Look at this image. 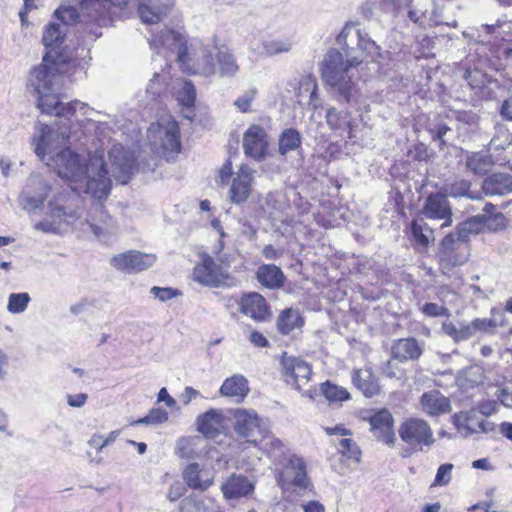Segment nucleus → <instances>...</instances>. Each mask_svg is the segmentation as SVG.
Instances as JSON below:
<instances>
[{
  "label": "nucleus",
  "mask_w": 512,
  "mask_h": 512,
  "mask_svg": "<svg viewBox=\"0 0 512 512\" xmlns=\"http://www.w3.org/2000/svg\"><path fill=\"white\" fill-rule=\"evenodd\" d=\"M80 128L78 136L80 139ZM73 140H76L72 137ZM71 138L62 139L61 135H54L48 125L36 123L32 136V145L37 157L49 167H52L59 177L69 182L73 191L78 190V184L85 182V192L94 199L103 200L108 197L111 190V178L120 184H127L135 173L136 157L134 153L122 145H114L109 153V170L102 154L95 152L86 157L62 148Z\"/></svg>",
  "instance_id": "nucleus-1"
},
{
  "label": "nucleus",
  "mask_w": 512,
  "mask_h": 512,
  "mask_svg": "<svg viewBox=\"0 0 512 512\" xmlns=\"http://www.w3.org/2000/svg\"><path fill=\"white\" fill-rule=\"evenodd\" d=\"M343 52L330 49L324 56L321 75L333 96L341 103L350 104L358 93L357 67L366 59L375 60L380 47L356 23H347L337 36Z\"/></svg>",
  "instance_id": "nucleus-2"
},
{
  "label": "nucleus",
  "mask_w": 512,
  "mask_h": 512,
  "mask_svg": "<svg viewBox=\"0 0 512 512\" xmlns=\"http://www.w3.org/2000/svg\"><path fill=\"white\" fill-rule=\"evenodd\" d=\"M151 44L160 45L175 53L184 71L204 77H211L217 73L215 49L199 41H194L188 46L180 33L165 30L159 36H154Z\"/></svg>",
  "instance_id": "nucleus-3"
},
{
  "label": "nucleus",
  "mask_w": 512,
  "mask_h": 512,
  "mask_svg": "<svg viewBox=\"0 0 512 512\" xmlns=\"http://www.w3.org/2000/svg\"><path fill=\"white\" fill-rule=\"evenodd\" d=\"M38 95L37 106L42 113L54 114L58 120L55 123V128H49L54 132V135H61L62 139L72 138L78 139V129L82 126L78 119L76 122L73 118H77V111L82 116L88 115L91 110L85 103L73 101L63 103L59 100L58 96L53 92H44Z\"/></svg>",
  "instance_id": "nucleus-4"
},
{
  "label": "nucleus",
  "mask_w": 512,
  "mask_h": 512,
  "mask_svg": "<svg viewBox=\"0 0 512 512\" xmlns=\"http://www.w3.org/2000/svg\"><path fill=\"white\" fill-rule=\"evenodd\" d=\"M484 215H478L458 225L455 233L447 235L441 242L440 259L448 267L461 266L467 262L469 247L467 240L471 234H477Z\"/></svg>",
  "instance_id": "nucleus-5"
},
{
  "label": "nucleus",
  "mask_w": 512,
  "mask_h": 512,
  "mask_svg": "<svg viewBox=\"0 0 512 512\" xmlns=\"http://www.w3.org/2000/svg\"><path fill=\"white\" fill-rule=\"evenodd\" d=\"M147 138L154 153L167 160L173 159L180 151L179 127L171 116H163L152 123L147 130Z\"/></svg>",
  "instance_id": "nucleus-6"
},
{
  "label": "nucleus",
  "mask_w": 512,
  "mask_h": 512,
  "mask_svg": "<svg viewBox=\"0 0 512 512\" xmlns=\"http://www.w3.org/2000/svg\"><path fill=\"white\" fill-rule=\"evenodd\" d=\"M398 434L400 439L415 451H428L435 443L430 424L419 417L404 420L398 428Z\"/></svg>",
  "instance_id": "nucleus-7"
},
{
  "label": "nucleus",
  "mask_w": 512,
  "mask_h": 512,
  "mask_svg": "<svg viewBox=\"0 0 512 512\" xmlns=\"http://www.w3.org/2000/svg\"><path fill=\"white\" fill-rule=\"evenodd\" d=\"M255 181L256 170L247 164H241L229 183L227 201L236 206L246 203L252 195Z\"/></svg>",
  "instance_id": "nucleus-8"
},
{
  "label": "nucleus",
  "mask_w": 512,
  "mask_h": 512,
  "mask_svg": "<svg viewBox=\"0 0 512 512\" xmlns=\"http://www.w3.org/2000/svg\"><path fill=\"white\" fill-rule=\"evenodd\" d=\"M234 417L235 432L248 443L257 444L268 432L266 423L254 410H237Z\"/></svg>",
  "instance_id": "nucleus-9"
},
{
  "label": "nucleus",
  "mask_w": 512,
  "mask_h": 512,
  "mask_svg": "<svg viewBox=\"0 0 512 512\" xmlns=\"http://www.w3.org/2000/svg\"><path fill=\"white\" fill-rule=\"evenodd\" d=\"M49 214L58 224H72L83 214V202L76 194L58 195L49 202Z\"/></svg>",
  "instance_id": "nucleus-10"
},
{
  "label": "nucleus",
  "mask_w": 512,
  "mask_h": 512,
  "mask_svg": "<svg viewBox=\"0 0 512 512\" xmlns=\"http://www.w3.org/2000/svg\"><path fill=\"white\" fill-rule=\"evenodd\" d=\"M277 481L282 488L294 490L307 488L309 479L303 459L297 455H290L279 471Z\"/></svg>",
  "instance_id": "nucleus-11"
},
{
  "label": "nucleus",
  "mask_w": 512,
  "mask_h": 512,
  "mask_svg": "<svg viewBox=\"0 0 512 512\" xmlns=\"http://www.w3.org/2000/svg\"><path fill=\"white\" fill-rule=\"evenodd\" d=\"M49 183L39 174H32L19 196V203L26 211L41 207L50 192Z\"/></svg>",
  "instance_id": "nucleus-12"
},
{
  "label": "nucleus",
  "mask_w": 512,
  "mask_h": 512,
  "mask_svg": "<svg viewBox=\"0 0 512 512\" xmlns=\"http://www.w3.org/2000/svg\"><path fill=\"white\" fill-rule=\"evenodd\" d=\"M58 65L55 62H48L47 55L43 57L42 63L34 67L29 74L28 87L36 94L54 92L57 86Z\"/></svg>",
  "instance_id": "nucleus-13"
},
{
  "label": "nucleus",
  "mask_w": 512,
  "mask_h": 512,
  "mask_svg": "<svg viewBox=\"0 0 512 512\" xmlns=\"http://www.w3.org/2000/svg\"><path fill=\"white\" fill-rule=\"evenodd\" d=\"M268 145V134L260 125H250L243 134L242 147L244 154L257 162L263 161L267 156Z\"/></svg>",
  "instance_id": "nucleus-14"
},
{
  "label": "nucleus",
  "mask_w": 512,
  "mask_h": 512,
  "mask_svg": "<svg viewBox=\"0 0 512 512\" xmlns=\"http://www.w3.org/2000/svg\"><path fill=\"white\" fill-rule=\"evenodd\" d=\"M281 366L286 382L295 386L296 389L301 390L302 386L309 382L312 370L304 360L283 353Z\"/></svg>",
  "instance_id": "nucleus-15"
},
{
  "label": "nucleus",
  "mask_w": 512,
  "mask_h": 512,
  "mask_svg": "<svg viewBox=\"0 0 512 512\" xmlns=\"http://www.w3.org/2000/svg\"><path fill=\"white\" fill-rule=\"evenodd\" d=\"M96 200L89 211L87 223L98 239H106L117 232L118 226L105 210L101 200Z\"/></svg>",
  "instance_id": "nucleus-16"
},
{
  "label": "nucleus",
  "mask_w": 512,
  "mask_h": 512,
  "mask_svg": "<svg viewBox=\"0 0 512 512\" xmlns=\"http://www.w3.org/2000/svg\"><path fill=\"white\" fill-rule=\"evenodd\" d=\"M156 262L154 254L131 250L111 258V265L117 270L137 273L151 267Z\"/></svg>",
  "instance_id": "nucleus-17"
},
{
  "label": "nucleus",
  "mask_w": 512,
  "mask_h": 512,
  "mask_svg": "<svg viewBox=\"0 0 512 512\" xmlns=\"http://www.w3.org/2000/svg\"><path fill=\"white\" fill-rule=\"evenodd\" d=\"M453 423L457 430L465 437L493 430V424L479 417L474 411H461L453 416Z\"/></svg>",
  "instance_id": "nucleus-18"
},
{
  "label": "nucleus",
  "mask_w": 512,
  "mask_h": 512,
  "mask_svg": "<svg viewBox=\"0 0 512 512\" xmlns=\"http://www.w3.org/2000/svg\"><path fill=\"white\" fill-rule=\"evenodd\" d=\"M371 431L379 441L393 445L396 437L393 430V416L387 409H381L369 417Z\"/></svg>",
  "instance_id": "nucleus-19"
},
{
  "label": "nucleus",
  "mask_w": 512,
  "mask_h": 512,
  "mask_svg": "<svg viewBox=\"0 0 512 512\" xmlns=\"http://www.w3.org/2000/svg\"><path fill=\"white\" fill-rule=\"evenodd\" d=\"M422 213L429 219H444L446 222L443 226L451 224L452 210L447 200V195L442 193H432L425 201Z\"/></svg>",
  "instance_id": "nucleus-20"
},
{
  "label": "nucleus",
  "mask_w": 512,
  "mask_h": 512,
  "mask_svg": "<svg viewBox=\"0 0 512 512\" xmlns=\"http://www.w3.org/2000/svg\"><path fill=\"white\" fill-rule=\"evenodd\" d=\"M173 4V0H140L137 11L143 23L156 24L167 15Z\"/></svg>",
  "instance_id": "nucleus-21"
},
{
  "label": "nucleus",
  "mask_w": 512,
  "mask_h": 512,
  "mask_svg": "<svg viewBox=\"0 0 512 512\" xmlns=\"http://www.w3.org/2000/svg\"><path fill=\"white\" fill-rule=\"evenodd\" d=\"M240 311L257 322L265 321L270 315L266 299L256 292H250L242 296Z\"/></svg>",
  "instance_id": "nucleus-22"
},
{
  "label": "nucleus",
  "mask_w": 512,
  "mask_h": 512,
  "mask_svg": "<svg viewBox=\"0 0 512 512\" xmlns=\"http://www.w3.org/2000/svg\"><path fill=\"white\" fill-rule=\"evenodd\" d=\"M182 476L188 487L200 491L208 489L214 480L212 471L198 463L189 464Z\"/></svg>",
  "instance_id": "nucleus-23"
},
{
  "label": "nucleus",
  "mask_w": 512,
  "mask_h": 512,
  "mask_svg": "<svg viewBox=\"0 0 512 512\" xmlns=\"http://www.w3.org/2000/svg\"><path fill=\"white\" fill-rule=\"evenodd\" d=\"M193 279L202 285L216 287L222 282L220 267L211 257L206 256L194 268Z\"/></svg>",
  "instance_id": "nucleus-24"
},
{
  "label": "nucleus",
  "mask_w": 512,
  "mask_h": 512,
  "mask_svg": "<svg viewBox=\"0 0 512 512\" xmlns=\"http://www.w3.org/2000/svg\"><path fill=\"white\" fill-rule=\"evenodd\" d=\"M482 191L486 196H506L512 193V175L499 172L487 176L482 182Z\"/></svg>",
  "instance_id": "nucleus-25"
},
{
  "label": "nucleus",
  "mask_w": 512,
  "mask_h": 512,
  "mask_svg": "<svg viewBox=\"0 0 512 512\" xmlns=\"http://www.w3.org/2000/svg\"><path fill=\"white\" fill-rule=\"evenodd\" d=\"M214 49L216 56L215 62L219 76L222 78L235 77L240 70V66L233 51L225 45L219 47L215 46Z\"/></svg>",
  "instance_id": "nucleus-26"
},
{
  "label": "nucleus",
  "mask_w": 512,
  "mask_h": 512,
  "mask_svg": "<svg viewBox=\"0 0 512 512\" xmlns=\"http://www.w3.org/2000/svg\"><path fill=\"white\" fill-rule=\"evenodd\" d=\"M420 407L429 416H438L451 410L450 400L437 390L425 392L420 398Z\"/></svg>",
  "instance_id": "nucleus-27"
},
{
  "label": "nucleus",
  "mask_w": 512,
  "mask_h": 512,
  "mask_svg": "<svg viewBox=\"0 0 512 512\" xmlns=\"http://www.w3.org/2000/svg\"><path fill=\"white\" fill-rule=\"evenodd\" d=\"M197 430L206 437H214L225 425V417L221 410L210 409L196 419Z\"/></svg>",
  "instance_id": "nucleus-28"
},
{
  "label": "nucleus",
  "mask_w": 512,
  "mask_h": 512,
  "mask_svg": "<svg viewBox=\"0 0 512 512\" xmlns=\"http://www.w3.org/2000/svg\"><path fill=\"white\" fill-rule=\"evenodd\" d=\"M352 382L355 387L368 398L377 395L380 391L378 379L370 367L354 370L352 374Z\"/></svg>",
  "instance_id": "nucleus-29"
},
{
  "label": "nucleus",
  "mask_w": 512,
  "mask_h": 512,
  "mask_svg": "<svg viewBox=\"0 0 512 512\" xmlns=\"http://www.w3.org/2000/svg\"><path fill=\"white\" fill-rule=\"evenodd\" d=\"M257 281L267 289L276 290L284 286L286 277L283 271L274 264H262L256 271Z\"/></svg>",
  "instance_id": "nucleus-30"
},
{
  "label": "nucleus",
  "mask_w": 512,
  "mask_h": 512,
  "mask_svg": "<svg viewBox=\"0 0 512 512\" xmlns=\"http://www.w3.org/2000/svg\"><path fill=\"white\" fill-rule=\"evenodd\" d=\"M178 510L179 512H220L214 499L194 493L181 500Z\"/></svg>",
  "instance_id": "nucleus-31"
},
{
  "label": "nucleus",
  "mask_w": 512,
  "mask_h": 512,
  "mask_svg": "<svg viewBox=\"0 0 512 512\" xmlns=\"http://www.w3.org/2000/svg\"><path fill=\"white\" fill-rule=\"evenodd\" d=\"M259 442H262L263 451L275 464L282 463L283 460L290 456L288 443L274 435H270L269 431Z\"/></svg>",
  "instance_id": "nucleus-32"
},
{
  "label": "nucleus",
  "mask_w": 512,
  "mask_h": 512,
  "mask_svg": "<svg viewBox=\"0 0 512 512\" xmlns=\"http://www.w3.org/2000/svg\"><path fill=\"white\" fill-rule=\"evenodd\" d=\"M221 490L227 499H237L247 496L253 490V485L246 477L233 474L223 483Z\"/></svg>",
  "instance_id": "nucleus-33"
},
{
  "label": "nucleus",
  "mask_w": 512,
  "mask_h": 512,
  "mask_svg": "<svg viewBox=\"0 0 512 512\" xmlns=\"http://www.w3.org/2000/svg\"><path fill=\"white\" fill-rule=\"evenodd\" d=\"M422 354V349L414 338L399 339L392 346V357L400 362L416 360Z\"/></svg>",
  "instance_id": "nucleus-34"
},
{
  "label": "nucleus",
  "mask_w": 512,
  "mask_h": 512,
  "mask_svg": "<svg viewBox=\"0 0 512 512\" xmlns=\"http://www.w3.org/2000/svg\"><path fill=\"white\" fill-rule=\"evenodd\" d=\"M248 382L242 375H233L227 378L220 387V394L226 397L235 398L236 402H241L248 394Z\"/></svg>",
  "instance_id": "nucleus-35"
},
{
  "label": "nucleus",
  "mask_w": 512,
  "mask_h": 512,
  "mask_svg": "<svg viewBox=\"0 0 512 512\" xmlns=\"http://www.w3.org/2000/svg\"><path fill=\"white\" fill-rule=\"evenodd\" d=\"M80 11L83 17L94 21H105L109 15L110 6L108 0H82Z\"/></svg>",
  "instance_id": "nucleus-36"
},
{
  "label": "nucleus",
  "mask_w": 512,
  "mask_h": 512,
  "mask_svg": "<svg viewBox=\"0 0 512 512\" xmlns=\"http://www.w3.org/2000/svg\"><path fill=\"white\" fill-rule=\"evenodd\" d=\"M326 121L329 127L333 130L348 129V137L353 138L352 126L350 121L349 112H339L334 107L329 108L326 112Z\"/></svg>",
  "instance_id": "nucleus-37"
},
{
  "label": "nucleus",
  "mask_w": 512,
  "mask_h": 512,
  "mask_svg": "<svg viewBox=\"0 0 512 512\" xmlns=\"http://www.w3.org/2000/svg\"><path fill=\"white\" fill-rule=\"evenodd\" d=\"M493 161L490 156L477 152L467 156L466 167L475 175H484L492 167Z\"/></svg>",
  "instance_id": "nucleus-38"
},
{
  "label": "nucleus",
  "mask_w": 512,
  "mask_h": 512,
  "mask_svg": "<svg viewBox=\"0 0 512 512\" xmlns=\"http://www.w3.org/2000/svg\"><path fill=\"white\" fill-rule=\"evenodd\" d=\"M442 330L455 342L466 341L474 336L470 323L465 324L461 322L454 324L453 322L445 321L442 324Z\"/></svg>",
  "instance_id": "nucleus-39"
},
{
  "label": "nucleus",
  "mask_w": 512,
  "mask_h": 512,
  "mask_svg": "<svg viewBox=\"0 0 512 512\" xmlns=\"http://www.w3.org/2000/svg\"><path fill=\"white\" fill-rule=\"evenodd\" d=\"M302 325V319L297 310L286 309L278 317L277 327L282 334H289Z\"/></svg>",
  "instance_id": "nucleus-40"
},
{
  "label": "nucleus",
  "mask_w": 512,
  "mask_h": 512,
  "mask_svg": "<svg viewBox=\"0 0 512 512\" xmlns=\"http://www.w3.org/2000/svg\"><path fill=\"white\" fill-rule=\"evenodd\" d=\"M263 53L267 56H275L288 53L293 47V40L288 37L274 38L263 41Z\"/></svg>",
  "instance_id": "nucleus-41"
},
{
  "label": "nucleus",
  "mask_w": 512,
  "mask_h": 512,
  "mask_svg": "<svg viewBox=\"0 0 512 512\" xmlns=\"http://www.w3.org/2000/svg\"><path fill=\"white\" fill-rule=\"evenodd\" d=\"M301 144V136L295 129L284 130L279 137V152L286 155L289 151L296 150Z\"/></svg>",
  "instance_id": "nucleus-42"
},
{
  "label": "nucleus",
  "mask_w": 512,
  "mask_h": 512,
  "mask_svg": "<svg viewBox=\"0 0 512 512\" xmlns=\"http://www.w3.org/2000/svg\"><path fill=\"white\" fill-rule=\"evenodd\" d=\"M65 34L66 30L63 28V26L51 23L46 26L43 32L42 43L45 47H56L62 43Z\"/></svg>",
  "instance_id": "nucleus-43"
},
{
  "label": "nucleus",
  "mask_w": 512,
  "mask_h": 512,
  "mask_svg": "<svg viewBox=\"0 0 512 512\" xmlns=\"http://www.w3.org/2000/svg\"><path fill=\"white\" fill-rule=\"evenodd\" d=\"M168 412L162 408H152L149 413L140 419H137L131 423V425L145 424L148 426H157L168 421Z\"/></svg>",
  "instance_id": "nucleus-44"
},
{
  "label": "nucleus",
  "mask_w": 512,
  "mask_h": 512,
  "mask_svg": "<svg viewBox=\"0 0 512 512\" xmlns=\"http://www.w3.org/2000/svg\"><path fill=\"white\" fill-rule=\"evenodd\" d=\"M30 301L31 297L26 292L11 293L8 297L7 310L12 314L23 313Z\"/></svg>",
  "instance_id": "nucleus-45"
},
{
  "label": "nucleus",
  "mask_w": 512,
  "mask_h": 512,
  "mask_svg": "<svg viewBox=\"0 0 512 512\" xmlns=\"http://www.w3.org/2000/svg\"><path fill=\"white\" fill-rule=\"evenodd\" d=\"M338 451L343 457L352 461L353 463H359L361 457V451L356 442L350 438L341 439L338 444Z\"/></svg>",
  "instance_id": "nucleus-46"
},
{
  "label": "nucleus",
  "mask_w": 512,
  "mask_h": 512,
  "mask_svg": "<svg viewBox=\"0 0 512 512\" xmlns=\"http://www.w3.org/2000/svg\"><path fill=\"white\" fill-rule=\"evenodd\" d=\"M321 390L329 402H343L350 398V394L345 388L329 382L322 384Z\"/></svg>",
  "instance_id": "nucleus-47"
},
{
  "label": "nucleus",
  "mask_w": 512,
  "mask_h": 512,
  "mask_svg": "<svg viewBox=\"0 0 512 512\" xmlns=\"http://www.w3.org/2000/svg\"><path fill=\"white\" fill-rule=\"evenodd\" d=\"M179 85L180 89L177 91L178 100L184 106H192L196 99V91L194 85L189 81H182L179 83Z\"/></svg>",
  "instance_id": "nucleus-48"
},
{
  "label": "nucleus",
  "mask_w": 512,
  "mask_h": 512,
  "mask_svg": "<svg viewBox=\"0 0 512 512\" xmlns=\"http://www.w3.org/2000/svg\"><path fill=\"white\" fill-rule=\"evenodd\" d=\"M426 231L432 233L427 224L423 220H414L411 224V232L415 242L418 245L423 247H427L429 244L428 236L426 235Z\"/></svg>",
  "instance_id": "nucleus-49"
},
{
  "label": "nucleus",
  "mask_w": 512,
  "mask_h": 512,
  "mask_svg": "<svg viewBox=\"0 0 512 512\" xmlns=\"http://www.w3.org/2000/svg\"><path fill=\"white\" fill-rule=\"evenodd\" d=\"M471 183L467 180L460 179L456 180L454 183H452L448 188L445 189L446 194H448L451 197H470L473 198L472 195H470Z\"/></svg>",
  "instance_id": "nucleus-50"
},
{
  "label": "nucleus",
  "mask_w": 512,
  "mask_h": 512,
  "mask_svg": "<svg viewBox=\"0 0 512 512\" xmlns=\"http://www.w3.org/2000/svg\"><path fill=\"white\" fill-rule=\"evenodd\" d=\"M54 15L64 24H72L80 17L77 9L71 6L60 7L55 10Z\"/></svg>",
  "instance_id": "nucleus-51"
},
{
  "label": "nucleus",
  "mask_w": 512,
  "mask_h": 512,
  "mask_svg": "<svg viewBox=\"0 0 512 512\" xmlns=\"http://www.w3.org/2000/svg\"><path fill=\"white\" fill-rule=\"evenodd\" d=\"M150 294L159 299L161 302H165L178 296L180 293L178 290L170 287L154 286L150 289Z\"/></svg>",
  "instance_id": "nucleus-52"
},
{
  "label": "nucleus",
  "mask_w": 512,
  "mask_h": 512,
  "mask_svg": "<svg viewBox=\"0 0 512 512\" xmlns=\"http://www.w3.org/2000/svg\"><path fill=\"white\" fill-rule=\"evenodd\" d=\"M452 469L453 465L448 463L439 466L435 476L434 485H447L451 480Z\"/></svg>",
  "instance_id": "nucleus-53"
},
{
  "label": "nucleus",
  "mask_w": 512,
  "mask_h": 512,
  "mask_svg": "<svg viewBox=\"0 0 512 512\" xmlns=\"http://www.w3.org/2000/svg\"><path fill=\"white\" fill-rule=\"evenodd\" d=\"M470 326L473 332V335H476L478 332H488L490 329L496 327V323L492 319L488 318H476L470 322Z\"/></svg>",
  "instance_id": "nucleus-54"
},
{
  "label": "nucleus",
  "mask_w": 512,
  "mask_h": 512,
  "mask_svg": "<svg viewBox=\"0 0 512 512\" xmlns=\"http://www.w3.org/2000/svg\"><path fill=\"white\" fill-rule=\"evenodd\" d=\"M234 172L232 171V163L230 159H227L221 166L218 172V181L220 185H229L233 179Z\"/></svg>",
  "instance_id": "nucleus-55"
},
{
  "label": "nucleus",
  "mask_w": 512,
  "mask_h": 512,
  "mask_svg": "<svg viewBox=\"0 0 512 512\" xmlns=\"http://www.w3.org/2000/svg\"><path fill=\"white\" fill-rule=\"evenodd\" d=\"M256 91L251 89L245 92L241 97L237 98L234 102L235 106L241 112H248L250 110V105L255 98Z\"/></svg>",
  "instance_id": "nucleus-56"
},
{
  "label": "nucleus",
  "mask_w": 512,
  "mask_h": 512,
  "mask_svg": "<svg viewBox=\"0 0 512 512\" xmlns=\"http://www.w3.org/2000/svg\"><path fill=\"white\" fill-rule=\"evenodd\" d=\"M186 492V488L183 483L180 481H175L172 483L167 492V499L170 502H175L179 500Z\"/></svg>",
  "instance_id": "nucleus-57"
},
{
  "label": "nucleus",
  "mask_w": 512,
  "mask_h": 512,
  "mask_svg": "<svg viewBox=\"0 0 512 512\" xmlns=\"http://www.w3.org/2000/svg\"><path fill=\"white\" fill-rule=\"evenodd\" d=\"M422 312L430 317H439L448 315V309L444 306L438 305L436 303H426L422 307Z\"/></svg>",
  "instance_id": "nucleus-58"
},
{
  "label": "nucleus",
  "mask_w": 512,
  "mask_h": 512,
  "mask_svg": "<svg viewBox=\"0 0 512 512\" xmlns=\"http://www.w3.org/2000/svg\"><path fill=\"white\" fill-rule=\"evenodd\" d=\"M477 410L483 416H490L497 412L498 403L495 400H484L478 404Z\"/></svg>",
  "instance_id": "nucleus-59"
},
{
  "label": "nucleus",
  "mask_w": 512,
  "mask_h": 512,
  "mask_svg": "<svg viewBox=\"0 0 512 512\" xmlns=\"http://www.w3.org/2000/svg\"><path fill=\"white\" fill-rule=\"evenodd\" d=\"M88 399V395L86 393H79L75 395L68 394L67 395V403L70 407L80 408L83 407Z\"/></svg>",
  "instance_id": "nucleus-60"
},
{
  "label": "nucleus",
  "mask_w": 512,
  "mask_h": 512,
  "mask_svg": "<svg viewBox=\"0 0 512 512\" xmlns=\"http://www.w3.org/2000/svg\"><path fill=\"white\" fill-rule=\"evenodd\" d=\"M34 229L45 233H56L58 230V223L55 220L40 221L34 225Z\"/></svg>",
  "instance_id": "nucleus-61"
},
{
  "label": "nucleus",
  "mask_w": 512,
  "mask_h": 512,
  "mask_svg": "<svg viewBox=\"0 0 512 512\" xmlns=\"http://www.w3.org/2000/svg\"><path fill=\"white\" fill-rule=\"evenodd\" d=\"M497 399L507 408H512V390L509 388L499 389L496 393Z\"/></svg>",
  "instance_id": "nucleus-62"
},
{
  "label": "nucleus",
  "mask_w": 512,
  "mask_h": 512,
  "mask_svg": "<svg viewBox=\"0 0 512 512\" xmlns=\"http://www.w3.org/2000/svg\"><path fill=\"white\" fill-rule=\"evenodd\" d=\"M249 340L256 347L264 348L269 346L267 338L259 331H252Z\"/></svg>",
  "instance_id": "nucleus-63"
},
{
  "label": "nucleus",
  "mask_w": 512,
  "mask_h": 512,
  "mask_svg": "<svg viewBox=\"0 0 512 512\" xmlns=\"http://www.w3.org/2000/svg\"><path fill=\"white\" fill-rule=\"evenodd\" d=\"M87 444L91 448H94L97 451V453L102 451V449L107 446L104 441V436L101 434H93L91 438L88 440Z\"/></svg>",
  "instance_id": "nucleus-64"
}]
</instances>
